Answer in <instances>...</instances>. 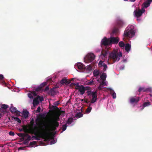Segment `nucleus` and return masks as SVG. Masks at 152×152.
Segmentation results:
<instances>
[{"label":"nucleus","instance_id":"obj_18","mask_svg":"<svg viewBox=\"0 0 152 152\" xmlns=\"http://www.w3.org/2000/svg\"><path fill=\"white\" fill-rule=\"evenodd\" d=\"M118 28H114L112 31V33H111V36H116L118 32Z\"/></svg>","mask_w":152,"mask_h":152},{"label":"nucleus","instance_id":"obj_8","mask_svg":"<svg viewBox=\"0 0 152 152\" xmlns=\"http://www.w3.org/2000/svg\"><path fill=\"white\" fill-rule=\"evenodd\" d=\"M110 39L111 45L112 44H117L119 41V39L118 37H114L113 36H111L110 38Z\"/></svg>","mask_w":152,"mask_h":152},{"label":"nucleus","instance_id":"obj_51","mask_svg":"<svg viewBox=\"0 0 152 152\" xmlns=\"http://www.w3.org/2000/svg\"><path fill=\"white\" fill-rule=\"evenodd\" d=\"M85 91L86 90H91V88L90 87H88V86H86V87H85Z\"/></svg>","mask_w":152,"mask_h":152},{"label":"nucleus","instance_id":"obj_26","mask_svg":"<svg viewBox=\"0 0 152 152\" xmlns=\"http://www.w3.org/2000/svg\"><path fill=\"white\" fill-rule=\"evenodd\" d=\"M28 114L29 112L27 110H25L23 112V115L25 118H26L28 117Z\"/></svg>","mask_w":152,"mask_h":152},{"label":"nucleus","instance_id":"obj_58","mask_svg":"<svg viewBox=\"0 0 152 152\" xmlns=\"http://www.w3.org/2000/svg\"><path fill=\"white\" fill-rule=\"evenodd\" d=\"M59 104V103L58 101L54 103V104L55 106H58Z\"/></svg>","mask_w":152,"mask_h":152},{"label":"nucleus","instance_id":"obj_14","mask_svg":"<svg viewBox=\"0 0 152 152\" xmlns=\"http://www.w3.org/2000/svg\"><path fill=\"white\" fill-rule=\"evenodd\" d=\"M10 111L12 113H15L17 115H19L20 114V112L18 110H17L16 108L13 106L10 107Z\"/></svg>","mask_w":152,"mask_h":152},{"label":"nucleus","instance_id":"obj_28","mask_svg":"<svg viewBox=\"0 0 152 152\" xmlns=\"http://www.w3.org/2000/svg\"><path fill=\"white\" fill-rule=\"evenodd\" d=\"M99 71L96 69L94 70L93 72V74L95 77H96L99 75Z\"/></svg>","mask_w":152,"mask_h":152},{"label":"nucleus","instance_id":"obj_42","mask_svg":"<svg viewBox=\"0 0 152 152\" xmlns=\"http://www.w3.org/2000/svg\"><path fill=\"white\" fill-rule=\"evenodd\" d=\"M102 66H103L104 67V69H103V70L104 71H105L106 69L107 68V66L106 64H105V63H104L103 64V65Z\"/></svg>","mask_w":152,"mask_h":152},{"label":"nucleus","instance_id":"obj_35","mask_svg":"<svg viewBox=\"0 0 152 152\" xmlns=\"http://www.w3.org/2000/svg\"><path fill=\"white\" fill-rule=\"evenodd\" d=\"M73 119L72 118H69L66 122V124H70L73 122Z\"/></svg>","mask_w":152,"mask_h":152},{"label":"nucleus","instance_id":"obj_24","mask_svg":"<svg viewBox=\"0 0 152 152\" xmlns=\"http://www.w3.org/2000/svg\"><path fill=\"white\" fill-rule=\"evenodd\" d=\"M41 120L40 118L38 117L36 120V124L37 125L40 126L42 125V124L41 123Z\"/></svg>","mask_w":152,"mask_h":152},{"label":"nucleus","instance_id":"obj_37","mask_svg":"<svg viewBox=\"0 0 152 152\" xmlns=\"http://www.w3.org/2000/svg\"><path fill=\"white\" fill-rule=\"evenodd\" d=\"M22 127L23 129L24 132H26L28 130L27 126L24 125Z\"/></svg>","mask_w":152,"mask_h":152},{"label":"nucleus","instance_id":"obj_23","mask_svg":"<svg viewBox=\"0 0 152 152\" xmlns=\"http://www.w3.org/2000/svg\"><path fill=\"white\" fill-rule=\"evenodd\" d=\"M131 48V45L129 44H126L125 46V50L127 52H129Z\"/></svg>","mask_w":152,"mask_h":152},{"label":"nucleus","instance_id":"obj_32","mask_svg":"<svg viewBox=\"0 0 152 152\" xmlns=\"http://www.w3.org/2000/svg\"><path fill=\"white\" fill-rule=\"evenodd\" d=\"M83 114L79 112L77 113L75 115V117L77 118H79L83 116Z\"/></svg>","mask_w":152,"mask_h":152},{"label":"nucleus","instance_id":"obj_17","mask_svg":"<svg viewBox=\"0 0 152 152\" xmlns=\"http://www.w3.org/2000/svg\"><path fill=\"white\" fill-rule=\"evenodd\" d=\"M85 87L83 85L80 86V87L78 89V91L80 92L81 95H83L85 92Z\"/></svg>","mask_w":152,"mask_h":152},{"label":"nucleus","instance_id":"obj_54","mask_svg":"<svg viewBox=\"0 0 152 152\" xmlns=\"http://www.w3.org/2000/svg\"><path fill=\"white\" fill-rule=\"evenodd\" d=\"M28 97L29 98H31H31H33V95H32V94L31 93H28Z\"/></svg>","mask_w":152,"mask_h":152},{"label":"nucleus","instance_id":"obj_39","mask_svg":"<svg viewBox=\"0 0 152 152\" xmlns=\"http://www.w3.org/2000/svg\"><path fill=\"white\" fill-rule=\"evenodd\" d=\"M47 82H44L42 84H41L40 85V86L42 88L44 86H45L47 85Z\"/></svg>","mask_w":152,"mask_h":152},{"label":"nucleus","instance_id":"obj_56","mask_svg":"<svg viewBox=\"0 0 152 152\" xmlns=\"http://www.w3.org/2000/svg\"><path fill=\"white\" fill-rule=\"evenodd\" d=\"M31 93L32 95H33L34 96H36L37 95V94H36V93L35 91H32Z\"/></svg>","mask_w":152,"mask_h":152},{"label":"nucleus","instance_id":"obj_21","mask_svg":"<svg viewBox=\"0 0 152 152\" xmlns=\"http://www.w3.org/2000/svg\"><path fill=\"white\" fill-rule=\"evenodd\" d=\"M151 104V102L149 101L144 102L143 104L142 107V110H143L145 107L148 106L150 105Z\"/></svg>","mask_w":152,"mask_h":152},{"label":"nucleus","instance_id":"obj_63","mask_svg":"<svg viewBox=\"0 0 152 152\" xmlns=\"http://www.w3.org/2000/svg\"><path fill=\"white\" fill-rule=\"evenodd\" d=\"M49 89V87L48 86H47L45 89L44 91H47Z\"/></svg>","mask_w":152,"mask_h":152},{"label":"nucleus","instance_id":"obj_59","mask_svg":"<svg viewBox=\"0 0 152 152\" xmlns=\"http://www.w3.org/2000/svg\"><path fill=\"white\" fill-rule=\"evenodd\" d=\"M56 142L54 140H52L50 142V144L52 145L54 144Z\"/></svg>","mask_w":152,"mask_h":152},{"label":"nucleus","instance_id":"obj_10","mask_svg":"<svg viewBox=\"0 0 152 152\" xmlns=\"http://www.w3.org/2000/svg\"><path fill=\"white\" fill-rule=\"evenodd\" d=\"M29 131L31 133L34 134L36 135H37L39 132L38 127L37 126H35L34 128L30 129Z\"/></svg>","mask_w":152,"mask_h":152},{"label":"nucleus","instance_id":"obj_45","mask_svg":"<svg viewBox=\"0 0 152 152\" xmlns=\"http://www.w3.org/2000/svg\"><path fill=\"white\" fill-rule=\"evenodd\" d=\"M93 82L94 81L92 80L91 81H88L87 82V83L88 85H91L93 84Z\"/></svg>","mask_w":152,"mask_h":152},{"label":"nucleus","instance_id":"obj_29","mask_svg":"<svg viewBox=\"0 0 152 152\" xmlns=\"http://www.w3.org/2000/svg\"><path fill=\"white\" fill-rule=\"evenodd\" d=\"M107 75L105 73H103L101 75L100 77L103 80H105L106 79Z\"/></svg>","mask_w":152,"mask_h":152},{"label":"nucleus","instance_id":"obj_6","mask_svg":"<svg viewBox=\"0 0 152 152\" xmlns=\"http://www.w3.org/2000/svg\"><path fill=\"white\" fill-rule=\"evenodd\" d=\"M110 42V38H107L106 37H104L102 40L101 45L102 46H109L110 45H111Z\"/></svg>","mask_w":152,"mask_h":152},{"label":"nucleus","instance_id":"obj_60","mask_svg":"<svg viewBox=\"0 0 152 152\" xmlns=\"http://www.w3.org/2000/svg\"><path fill=\"white\" fill-rule=\"evenodd\" d=\"M34 120L33 119H32L31 121V122H30V123L31 124V125L33 126L34 124Z\"/></svg>","mask_w":152,"mask_h":152},{"label":"nucleus","instance_id":"obj_50","mask_svg":"<svg viewBox=\"0 0 152 152\" xmlns=\"http://www.w3.org/2000/svg\"><path fill=\"white\" fill-rule=\"evenodd\" d=\"M9 134L11 136H13L15 135L14 133L12 131H10L9 132Z\"/></svg>","mask_w":152,"mask_h":152},{"label":"nucleus","instance_id":"obj_19","mask_svg":"<svg viewBox=\"0 0 152 152\" xmlns=\"http://www.w3.org/2000/svg\"><path fill=\"white\" fill-rule=\"evenodd\" d=\"M151 2H152V1L151 0H147L143 3L144 7L145 8L147 7L150 5Z\"/></svg>","mask_w":152,"mask_h":152},{"label":"nucleus","instance_id":"obj_44","mask_svg":"<svg viewBox=\"0 0 152 152\" xmlns=\"http://www.w3.org/2000/svg\"><path fill=\"white\" fill-rule=\"evenodd\" d=\"M27 135L28 136L27 138L25 140V141H27V142H28L31 139V137L30 136L27 134Z\"/></svg>","mask_w":152,"mask_h":152},{"label":"nucleus","instance_id":"obj_27","mask_svg":"<svg viewBox=\"0 0 152 152\" xmlns=\"http://www.w3.org/2000/svg\"><path fill=\"white\" fill-rule=\"evenodd\" d=\"M59 115H57L55 117L54 120L52 121L53 124H55V122H58L59 121Z\"/></svg>","mask_w":152,"mask_h":152},{"label":"nucleus","instance_id":"obj_30","mask_svg":"<svg viewBox=\"0 0 152 152\" xmlns=\"http://www.w3.org/2000/svg\"><path fill=\"white\" fill-rule=\"evenodd\" d=\"M124 24V23L122 20H119L118 22V25L119 27H122Z\"/></svg>","mask_w":152,"mask_h":152},{"label":"nucleus","instance_id":"obj_1","mask_svg":"<svg viewBox=\"0 0 152 152\" xmlns=\"http://www.w3.org/2000/svg\"><path fill=\"white\" fill-rule=\"evenodd\" d=\"M45 129H44L42 127V129L43 131L42 132H41L38 135V137L35 136H33L32 138H34L35 139L37 140H40L39 138H42L44 139L45 141H48L50 140L53 139V137H51V133L49 129L48 128L45 127Z\"/></svg>","mask_w":152,"mask_h":152},{"label":"nucleus","instance_id":"obj_36","mask_svg":"<svg viewBox=\"0 0 152 152\" xmlns=\"http://www.w3.org/2000/svg\"><path fill=\"white\" fill-rule=\"evenodd\" d=\"M118 45L120 47L122 48L124 47L125 44L123 41H121L119 43Z\"/></svg>","mask_w":152,"mask_h":152},{"label":"nucleus","instance_id":"obj_40","mask_svg":"<svg viewBox=\"0 0 152 152\" xmlns=\"http://www.w3.org/2000/svg\"><path fill=\"white\" fill-rule=\"evenodd\" d=\"M42 89V88L40 86H38L37 88H36L35 89V90L36 91H40Z\"/></svg>","mask_w":152,"mask_h":152},{"label":"nucleus","instance_id":"obj_22","mask_svg":"<svg viewBox=\"0 0 152 152\" xmlns=\"http://www.w3.org/2000/svg\"><path fill=\"white\" fill-rule=\"evenodd\" d=\"M71 85L73 86H75V88L76 90H78L80 86L78 83H72Z\"/></svg>","mask_w":152,"mask_h":152},{"label":"nucleus","instance_id":"obj_38","mask_svg":"<svg viewBox=\"0 0 152 152\" xmlns=\"http://www.w3.org/2000/svg\"><path fill=\"white\" fill-rule=\"evenodd\" d=\"M67 127V125L66 124H65L62 126L61 129L63 131H64L66 129Z\"/></svg>","mask_w":152,"mask_h":152},{"label":"nucleus","instance_id":"obj_48","mask_svg":"<svg viewBox=\"0 0 152 152\" xmlns=\"http://www.w3.org/2000/svg\"><path fill=\"white\" fill-rule=\"evenodd\" d=\"M18 135L20 137H24L25 136L24 134L22 133H20L18 134Z\"/></svg>","mask_w":152,"mask_h":152},{"label":"nucleus","instance_id":"obj_43","mask_svg":"<svg viewBox=\"0 0 152 152\" xmlns=\"http://www.w3.org/2000/svg\"><path fill=\"white\" fill-rule=\"evenodd\" d=\"M92 92H91V90L88 91L86 92L88 96L91 95L92 94Z\"/></svg>","mask_w":152,"mask_h":152},{"label":"nucleus","instance_id":"obj_49","mask_svg":"<svg viewBox=\"0 0 152 152\" xmlns=\"http://www.w3.org/2000/svg\"><path fill=\"white\" fill-rule=\"evenodd\" d=\"M103 64L104 63H103V62L102 61H100L98 65L99 66V67L102 66Z\"/></svg>","mask_w":152,"mask_h":152},{"label":"nucleus","instance_id":"obj_11","mask_svg":"<svg viewBox=\"0 0 152 152\" xmlns=\"http://www.w3.org/2000/svg\"><path fill=\"white\" fill-rule=\"evenodd\" d=\"M75 68H77L79 69L83 70L86 69L85 66L81 63H78L75 64Z\"/></svg>","mask_w":152,"mask_h":152},{"label":"nucleus","instance_id":"obj_52","mask_svg":"<svg viewBox=\"0 0 152 152\" xmlns=\"http://www.w3.org/2000/svg\"><path fill=\"white\" fill-rule=\"evenodd\" d=\"M51 108L54 110L58 109V108L56 106L54 105L51 106Z\"/></svg>","mask_w":152,"mask_h":152},{"label":"nucleus","instance_id":"obj_31","mask_svg":"<svg viewBox=\"0 0 152 152\" xmlns=\"http://www.w3.org/2000/svg\"><path fill=\"white\" fill-rule=\"evenodd\" d=\"M91 104H90L88 108L86 110V112L87 113H88L90 112L92 109V107L90 106Z\"/></svg>","mask_w":152,"mask_h":152},{"label":"nucleus","instance_id":"obj_2","mask_svg":"<svg viewBox=\"0 0 152 152\" xmlns=\"http://www.w3.org/2000/svg\"><path fill=\"white\" fill-rule=\"evenodd\" d=\"M134 26L129 25L124 31V37H132L135 35Z\"/></svg>","mask_w":152,"mask_h":152},{"label":"nucleus","instance_id":"obj_25","mask_svg":"<svg viewBox=\"0 0 152 152\" xmlns=\"http://www.w3.org/2000/svg\"><path fill=\"white\" fill-rule=\"evenodd\" d=\"M109 89L110 90V94L112 95L113 98L115 99L116 98V93L112 89L110 88Z\"/></svg>","mask_w":152,"mask_h":152},{"label":"nucleus","instance_id":"obj_41","mask_svg":"<svg viewBox=\"0 0 152 152\" xmlns=\"http://www.w3.org/2000/svg\"><path fill=\"white\" fill-rule=\"evenodd\" d=\"M9 106L7 105L3 104L2 105L1 108L4 109H6L8 108Z\"/></svg>","mask_w":152,"mask_h":152},{"label":"nucleus","instance_id":"obj_61","mask_svg":"<svg viewBox=\"0 0 152 152\" xmlns=\"http://www.w3.org/2000/svg\"><path fill=\"white\" fill-rule=\"evenodd\" d=\"M4 78L2 75H0V80H2Z\"/></svg>","mask_w":152,"mask_h":152},{"label":"nucleus","instance_id":"obj_15","mask_svg":"<svg viewBox=\"0 0 152 152\" xmlns=\"http://www.w3.org/2000/svg\"><path fill=\"white\" fill-rule=\"evenodd\" d=\"M55 88H53L51 89L49 92V94H50L52 96H54V95H56L57 92H58L57 91L55 90Z\"/></svg>","mask_w":152,"mask_h":152},{"label":"nucleus","instance_id":"obj_64","mask_svg":"<svg viewBox=\"0 0 152 152\" xmlns=\"http://www.w3.org/2000/svg\"><path fill=\"white\" fill-rule=\"evenodd\" d=\"M23 149V148L21 147H19L18 149V150H22Z\"/></svg>","mask_w":152,"mask_h":152},{"label":"nucleus","instance_id":"obj_46","mask_svg":"<svg viewBox=\"0 0 152 152\" xmlns=\"http://www.w3.org/2000/svg\"><path fill=\"white\" fill-rule=\"evenodd\" d=\"M37 143V142L36 141H34L32 142H30L29 144V145L31 146L33 145H35Z\"/></svg>","mask_w":152,"mask_h":152},{"label":"nucleus","instance_id":"obj_53","mask_svg":"<svg viewBox=\"0 0 152 152\" xmlns=\"http://www.w3.org/2000/svg\"><path fill=\"white\" fill-rule=\"evenodd\" d=\"M92 67L90 65H88L86 68V69L88 70H90L91 69Z\"/></svg>","mask_w":152,"mask_h":152},{"label":"nucleus","instance_id":"obj_9","mask_svg":"<svg viewBox=\"0 0 152 152\" xmlns=\"http://www.w3.org/2000/svg\"><path fill=\"white\" fill-rule=\"evenodd\" d=\"M92 96L91 103H94L97 100V92L96 91L92 92V94L91 95Z\"/></svg>","mask_w":152,"mask_h":152},{"label":"nucleus","instance_id":"obj_47","mask_svg":"<svg viewBox=\"0 0 152 152\" xmlns=\"http://www.w3.org/2000/svg\"><path fill=\"white\" fill-rule=\"evenodd\" d=\"M37 98H38V99H39V100L42 101L44 100V98L43 97H40L39 96H37Z\"/></svg>","mask_w":152,"mask_h":152},{"label":"nucleus","instance_id":"obj_33","mask_svg":"<svg viewBox=\"0 0 152 152\" xmlns=\"http://www.w3.org/2000/svg\"><path fill=\"white\" fill-rule=\"evenodd\" d=\"M13 119L15 121L18 122V123H21V120L18 118L13 116L12 117Z\"/></svg>","mask_w":152,"mask_h":152},{"label":"nucleus","instance_id":"obj_34","mask_svg":"<svg viewBox=\"0 0 152 152\" xmlns=\"http://www.w3.org/2000/svg\"><path fill=\"white\" fill-rule=\"evenodd\" d=\"M107 52L106 51H102L101 53V54L102 56H103L105 58L107 56Z\"/></svg>","mask_w":152,"mask_h":152},{"label":"nucleus","instance_id":"obj_12","mask_svg":"<svg viewBox=\"0 0 152 152\" xmlns=\"http://www.w3.org/2000/svg\"><path fill=\"white\" fill-rule=\"evenodd\" d=\"M140 100L139 97H134L130 99V102L131 103H137Z\"/></svg>","mask_w":152,"mask_h":152},{"label":"nucleus","instance_id":"obj_16","mask_svg":"<svg viewBox=\"0 0 152 152\" xmlns=\"http://www.w3.org/2000/svg\"><path fill=\"white\" fill-rule=\"evenodd\" d=\"M70 83V81H68L67 80V79L66 78V77H64L61 81L60 82V83L61 84H68Z\"/></svg>","mask_w":152,"mask_h":152},{"label":"nucleus","instance_id":"obj_5","mask_svg":"<svg viewBox=\"0 0 152 152\" xmlns=\"http://www.w3.org/2000/svg\"><path fill=\"white\" fill-rule=\"evenodd\" d=\"M95 56L92 53H88L85 58V61L86 63L92 61L94 59Z\"/></svg>","mask_w":152,"mask_h":152},{"label":"nucleus","instance_id":"obj_13","mask_svg":"<svg viewBox=\"0 0 152 152\" xmlns=\"http://www.w3.org/2000/svg\"><path fill=\"white\" fill-rule=\"evenodd\" d=\"M151 88H145L144 87H140L138 90V91L139 92H140L142 91L143 92H147V91H151Z\"/></svg>","mask_w":152,"mask_h":152},{"label":"nucleus","instance_id":"obj_4","mask_svg":"<svg viewBox=\"0 0 152 152\" xmlns=\"http://www.w3.org/2000/svg\"><path fill=\"white\" fill-rule=\"evenodd\" d=\"M59 125V123L58 122H55V124H53V125L51 126H50L49 125H46L45 124H44L42 126V128L44 129H45V127L48 128L50 131V132L51 133V137H53V139L54 138V137L52 135V133L51 132V131H55L56 129V128L58 127Z\"/></svg>","mask_w":152,"mask_h":152},{"label":"nucleus","instance_id":"obj_3","mask_svg":"<svg viewBox=\"0 0 152 152\" xmlns=\"http://www.w3.org/2000/svg\"><path fill=\"white\" fill-rule=\"evenodd\" d=\"M122 54L121 52L118 53L117 51H113L111 53L109 56V58L112 60L113 62L118 61L120 60V57H122Z\"/></svg>","mask_w":152,"mask_h":152},{"label":"nucleus","instance_id":"obj_57","mask_svg":"<svg viewBox=\"0 0 152 152\" xmlns=\"http://www.w3.org/2000/svg\"><path fill=\"white\" fill-rule=\"evenodd\" d=\"M41 110V108L40 107H38L37 110H36V112H40Z\"/></svg>","mask_w":152,"mask_h":152},{"label":"nucleus","instance_id":"obj_62","mask_svg":"<svg viewBox=\"0 0 152 152\" xmlns=\"http://www.w3.org/2000/svg\"><path fill=\"white\" fill-rule=\"evenodd\" d=\"M102 88V86L101 85H100L98 87V89L99 90H101Z\"/></svg>","mask_w":152,"mask_h":152},{"label":"nucleus","instance_id":"obj_55","mask_svg":"<svg viewBox=\"0 0 152 152\" xmlns=\"http://www.w3.org/2000/svg\"><path fill=\"white\" fill-rule=\"evenodd\" d=\"M105 80H102V83L100 84V85H101L102 86H105L106 85V83L105 82H104Z\"/></svg>","mask_w":152,"mask_h":152},{"label":"nucleus","instance_id":"obj_20","mask_svg":"<svg viewBox=\"0 0 152 152\" xmlns=\"http://www.w3.org/2000/svg\"><path fill=\"white\" fill-rule=\"evenodd\" d=\"M39 103V101L38 99V98H36L34 99L33 102V104L34 106L38 105Z\"/></svg>","mask_w":152,"mask_h":152},{"label":"nucleus","instance_id":"obj_7","mask_svg":"<svg viewBox=\"0 0 152 152\" xmlns=\"http://www.w3.org/2000/svg\"><path fill=\"white\" fill-rule=\"evenodd\" d=\"M145 11V10L144 8H142L141 10L139 9L138 10H134V13L135 14V16L137 18H139L141 16L142 13Z\"/></svg>","mask_w":152,"mask_h":152}]
</instances>
